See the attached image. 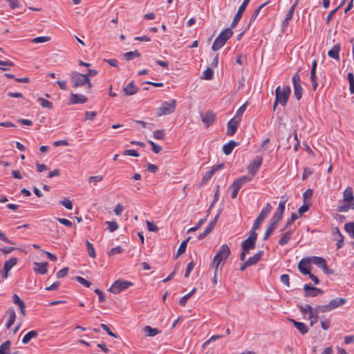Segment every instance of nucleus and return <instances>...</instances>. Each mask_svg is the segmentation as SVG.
Masks as SVG:
<instances>
[{"mask_svg": "<svg viewBox=\"0 0 354 354\" xmlns=\"http://www.w3.org/2000/svg\"><path fill=\"white\" fill-rule=\"evenodd\" d=\"M72 85L74 88L86 86L88 92L90 91L92 84L88 78V75H84L77 71H73L69 74Z\"/></svg>", "mask_w": 354, "mask_h": 354, "instance_id": "obj_1", "label": "nucleus"}, {"mask_svg": "<svg viewBox=\"0 0 354 354\" xmlns=\"http://www.w3.org/2000/svg\"><path fill=\"white\" fill-rule=\"evenodd\" d=\"M232 28H228L223 30L218 36L215 39L212 48L213 50H218L222 48L225 42L232 36L233 32Z\"/></svg>", "mask_w": 354, "mask_h": 354, "instance_id": "obj_2", "label": "nucleus"}, {"mask_svg": "<svg viewBox=\"0 0 354 354\" xmlns=\"http://www.w3.org/2000/svg\"><path fill=\"white\" fill-rule=\"evenodd\" d=\"M290 94V86H277L275 90L276 102H279V104L283 106H286L288 102Z\"/></svg>", "mask_w": 354, "mask_h": 354, "instance_id": "obj_3", "label": "nucleus"}, {"mask_svg": "<svg viewBox=\"0 0 354 354\" xmlns=\"http://www.w3.org/2000/svg\"><path fill=\"white\" fill-rule=\"evenodd\" d=\"M176 107V100L171 99L169 101L164 102L158 109V116L169 115L174 112Z\"/></svg>", "mask_w": 354, "mask_h": 354, "instance_id": "obj_4", "label": "nucleus"}, {"mask_svg": "<svg viewBox=\"0 0 354 354\" xmlns=\"http://www.w3.org/2000/svg\"><path fill=\"white\" fill-rule=\"evenodd\" d=\"M133 286V283L123 279H118L114 281L109 289L113 294H118Z\"/></svg>", "mask_w": 354, "mask_h": 354, "instance_id": "obj_5", "label": "nucleus"}, {"mask_svg": "<svg viewBox=\"0 0 354 354\" xmlns=\"http://www.w3.org/2000/svg\"><path fill=\"white\" fill-rule=\"evenodd\" d=\"M286 200L283 199L279 203L278 207L276 209V212L274 213L272 216L270 218L271 222L274 223L276 225H279V222L281 221L283 218V215L285 211V205H286Z\"/></svg>", "mask_w": 354, "mask_h": 354, "instance_id": "obj_6", "label": "nucleus"}, {"mask_svg": "<svg viewBox=\"0 0 354 354\" xmlns=\"http://www.w3.org/2000/svg\"><path fill=\"white\" fill-rule=\"evenodd\" d=\"M346 303V299L343 298H335L329 301L326 305H323L319 307L320 311L325 313L332 310L339 306L344 305Z\"/></svg>", "mask_w": 354, "mask_h": 354, "instance_id": "obj_7", "label": "nucleus"}, {"mask_svg": "<svg viewBox=\"0 0 354 354\" xmlns=\"http://www.w3.org/2000/svg\"><path fill=\"white\" fill-rule=\"evenodd\" d=\"M294 87V95L297 100H299L303 95V88L301 85V79L299 75L297 73L292 78Z\"/></svg>", "mask_w": 354, "mask_h": 354, "instance_id": "obj_8", "label": "nucleus"}, {"mask_svg": "<svg viewBox=\"0 0 354 354\" xmlns=\"http://www.w3.org/2000/svg\"><path fill=\"white\" fill-rule=\"evenodd\" d=\"M263 159L261 156H256L248 167V173L254 177L261 167Z\"/></svg>", "mask_w": 354, "mask_h": 354, "instance_id": "obj_9", "label": "nucleus"}, {"mask_svg": "<svg viewBox=\"0 0 354 354\" xmlns=\"http://www.w3.org/2000/svg\"><path fill=\"white\" fill-rule=\"evenodd\" d=\"M311 263L316 265L317 267L322 268V270L325 272L326 274H332L333 271L330 270L328 268V266L326 265V261L323 257H313L310 258Z\"/></svg>", "mask_w": 354, "mask_h": 354, "instance_id": "obj_10", "label": "nucleus"}, {"mask_svg": "<svg viewBox=\"0 0 354 354\" xmlns=\"http://www.w3.org/2000/svg\"><path fill=\"white\" fill-rule=\"evenodd\" d=\"M224 167V165L223 163L218 164L216 165H213L209 171L205 172V174L203 175L202 180H201V184H205L208 180H210V178L212 177V176L218 170L221 169Z\"/></svg>", "mask_w": 354, "mask_h": 354, "instance_id": "obj_11", "label": "nucleus"}, {"mask_svg": "<svg viewBox=\"0 0 354 354\" xmlns=\"http://www.w3.org/2000/svg\"><path fill=\"white\" fill-rule=\"evenodd\" d=\"M250 0H243L241 5L239 6L238 11L234 16L233 21L231 24V28H234L237 24L239 23V20L241 19L243 12L245 10L248 4L249 3Z\"/></svg>", "mask_w": 354, "mask_h": 354, "instance_id": "obj_12", "label": "nucleus"}, {"mask_svg": "<svg viewBox=\"0 0 354 354\" xmlns=\"http://www.w3.org/2000/svg\"><path fill=\"white\" fill-rule=\"evenodd\" d=\"M310 258H303L298 264L299 270L303 274L308 275L310 273Z\"/></svg>", "mask_w": 354, "mask_h": 354, "instance_id": "obj_13", "label": "nucleus"}, {"mask_svg": "<svg viewBox=\"0 0 354 354\" xmlns=\"http://www.w3.org/2000/svg\"><path fill=\"white\" fill-rule=\"evenodd\" d=\"M241 122V119L238 117H234L227 123V134L233 136L237 130L238 126Z\"/></svg>", "mask_w": 354, "mask_h": 354, "instance_id": "obj_14", "label": "nucleus"}, {"mask_svg": "<svg viewBox=\"0 0 354 354\" xmlns=\"http://www.w3.org/2000/svg\"><path fill=\"white\" fill-rule=\"evenodd\" d=\"M294 231H295V229H288L285 231H283V232H280L281 233V238L279 239V244L281 245V246H283L285 245H286L288 241L290 240L293 233H294Z\"/></svg>", "mask_w": 354, "mask_h": 354, "instance_id": "obj_15", "label": "nucleus"}, {"mask_svg": "<svg viewBox=\"0 0 354 354\" xmlns=\"http://www.w3.org/2000/svg\"><path fill=\"white\" fill-rule=\"evenodd\" d=\"M343 200L346 203H351L352 209H354V196L351 187H347L343 192Z\"/></svg>", "mask_w": 354, "mask_h": 354, "instance_id": "obj_16", "label": "nucleus"}, {"mask_svg": "<svg viewBox=\"0 0 354 354\" xmlns=\"http://www.w3.org/2000/svg\"><path fill=\"white\" fill-rule=\"evenodd\" d=\"M304 290H305V297H316L323 292L320 288L313 287L309 284H305Z\"/></svg>", "mask_w": 354, "mask_h": 354, "instance_id": "obj_17", "label": "nucleus"}, {"mask_svg": "<svg viewBox=\"0 0 354 354\" xmlns=\"http://www.w3.org/2000/svg\"><path fill=\"white\" fill-rule=\"evenodd\" d=\"M88 101V98L82 94L71 93L69 98V104H84Z\"/></svg>", "mask_w": 354, "mask_h": 354, "instance_id": "obj_18", "label": "nucleus"}, {"mask_svg": "<svg viewBox=\"0 0 354 354\" xmlns=\"http://www.w3.org/2000/svg\"><path fill=\"white\" fill-rule=\"evenodd\" d=\"M230 254V249L227 244H223L218 250V252L216 254V258H220V259L223 260L224 261L227 259L228 256Z\"/></svg>", "mask_w": 354, "mask_h": 354, "instance_id": "obj_19", "label": "nucleus"}, {"mask_svg": "<svg viewBox=\"0 0 354 354\" xmlns=\"http://www.w3.org/2000/svg\"><path fill=\"white\" fill-rule=\"evenodd\" d=\"M201 120L206 127H209L215 120V114L212 111H208L201 115Z\"/></svg>", "mask_w": 354, "mask_h": 354, "instance_id": "obj_20", "label": "nucleus"}, {"mask_svg": "<svg viewBox=\"0 0 354 354\" xmlns=\"http://www.w3.org/2000/svg\"><path fill=\"white\" fill-rule=\"evenodd\" d=\"M341 50V46L339 44H337L333 46V48L328 50V55L330 58H333L337 61H339V52Z\"/></svg>", "mask_w": 354, "mask_h": 354, "instance_id": "obj_21", "label": "nucleus"}, {"mask_svg": "<svg viewBox=\"0 0 354 354\" xmlns=\"http://www.w3.org/2000/svg\"><path fill=\"white\" fill-rule=\"evenodd\" d=\"M34 266H35V267L33 269L35 272L39 273L41 274H44L48 271V263L47 262H44V263L35 262Z\"/></svg>", "mask_w": 354, "mask_h": 354, "instance_id": "obj_22", "label": "nucleus"}, {"mask_svg": "<svg viewBox=\"0 0 354 354\" xmlns=\"http://www.w3.org/2000/svg\"><path fill=\"white\" fill-rule=\"evenodd\" d=\"M13 303L19 307L21 313L23 316L26 315V306L24 301L17 295L12 296Z\"/></svg>", "mask_w": 354, "mask_h": 354, "instance_id": "obj_23", "label": "nucleus"}, {"mask_svg": "<svg viewBox=\"0 0 354 354\" xmlns=\"http://www.w3.org/2000/svg\"><path fill=\"white\" fill-rule=\"evenodd\" d=\"M7 314L8 315V319L6 324V328L9 329L15 322L16 314L15 310L12 308H8L7 310Z\"/></svg>", "mask_w": 354, "mask_h": 354, "instance_id": "obj_24", "label": "nucleus"}, {"mask_svg": "<svg viewBox=\"0 0 354 354\" xmlns=\"http://www.w3.org/2000/svg\"><path fill=\"white\" fill-rule=\"evenodd\" d=\"M295 327L301 333V334H306L308 331V326L303 322H299L295 321V319H290V320Z\"/></svg>", "mask_w": 354, "mask_h": 354, "instance_id": "obj_25", "label": "nucleus"}, {"mask_svg": "<svg viewBox=\"0 0 354 354\" xmlns=\"http://www.w3.org/2000/svg\"><path fill=\"white\" fill-rule=\"evenodd\" d=\"M256 241L249 239H245L241 244L243 250L250 252V250H253L255 248Z\"/></svg>", "mask_w": 354, "mask_h": 354, "instance_id": "obj_26", "label": "nucleus"}, {"mask_svg": "<svg viewBox=\"0 0 354 354\" xmlns=\"http://www.w3.org/2000/svg\"><path fill=\"white\" fill-rule=\"evenodd\" d=\"M138 88L135 86L133 82H129L124 88V92L127 95H131L136 94Z\"/></svg>", "mask_w": 354, "mask_h": 354, "instance_id": "obj_27", "label": "nucleus"}, {"mask_svg": "<svg viewBox=\"0 0 354 354\" xmlns=\"http://www.w3.org/2000/svg\"><path fill=\"white\" fill-rule=\"evenodd\" d=\"M272 209V206L271 205L270 203H268L266 205V206L261 209L258 217L264 221V219L270 214Z\"/></svg>", "mask_w": 354, "mask_h": 354, "instance_id": "obj_28", "label": "nucleus"}, {"mask_svg": "<svg viewBox=\"0 0 354 354\" xmlns=\"http://www.w3.org/2000/svg\"><path fill=\"white\" fill-rule=\"evenodd\" d=\"M263 251L260 250L256 254H254L252 257H249L246 261L248 264L250 266L256 264L261 258L263 255Z\"/></svg>", "mask_w": 354, "mask_h": 354, "instance_id": "obj_29", "label": "nucleus"}, {"mask_svg": "<svg viewBox=\"0 0 354 354\" xmlns=\"http://www.w3.org/2000/svg\"><path fill=\"white\" fill-rule=\"evenodd\" d=\"M236 146V143L234 141L231 140V141L228 142L227 143H226L225 145H224L223 146V153L225 155L230 154Z\"/></svg>", "mask_w": 354, "mask_h": 354, "instance_id": "obj_30", "label": "nucleus"}, {"mask_svg": "<svg viewBox=\"0 0 354 354\" xmlns=\"http://www.w3.org/2000/svg\"><path fill=\"white\" fill-rule=\"evenodd\" d=\"M277 227H278L277 225L270 221V225H268V227H267V229L264 233V235L263 236V241L267 240L270 237V236L272 234V233L274 232V230L275 229H277Z\"/></svg>", "mask_w": 354, "mask_h": 354, "instance_id": "obj_31", "label": "nucleus"}, {"mask_svg": "<svg viewBox=\"0 0 354 354\" xmlns=\"http://www.w3.org/2000/svg\"><path fill=\"white\" fill-rule=\"evenodd\" d=\"M253 178L254 177H252V176L249 174V176H244L237 178L233 183L239 185V187H241L244 184L251 181Z\"/></svg>", "mask_w": 354, "mask_h": 354, "instance_id": "obj_32", "label": "nucleus"}, {"mask_svg": "<svg viewBox=\"0 0 354 354\" xmlns=\"http://www.w3.org/2000/svg\"><path fill=\"white\" fill-rule=\"evenodd\" d=\"M214 227H215L214 222H211L210 223H209V225L207 226V227L205 228L204 232L198 236V239L201 240V239H204L206 236H207L212 231V230L214 228Z\"/></svg>", "mask_w": 354, "mask_h": 354, "instance_id": "obj_33", "label": "nucleus"}, {"mask_svg": "<svg viewBox=\"0 0 354 354\" xmlns=\"http://www.w3.org/2000/svg\"><path fill=\"white\" fill-rule=\"evenodd\" d=\"M143 331L149 337H154L160 333V330L156 328H151V326H146L143 328Z\"/></svg>", "mask_w": 354, "mask_h": 354, "instance_id": "obj_34", "label": "nucleus"}, {"mask_svg": "<svg viewBox=\"0 0 354 354\" xmlns=\"http://www.w3.org/2000/svg\"><path fill=\"white\" fill-rule=\"evenodd\" d=\"M38 335V333L36 330H30L28 333H26L23 339V344H28L32 338L36 337Z\"/></svg>", "mask_w": 354, "mask_h": 354, "instance_id": "obj_35", "label": "nucleus"}, {"mask_svg": "<svg viewBox=\"0 0 354 354\" xmlns=\"http://www.w3.org/2000/svg\"><path fill=\"white\" fill-rule=\"evenodd\" d=\"M296 7L292 6L289 9L288 13L286 14V16L283 21V26H288L290 21L292 19L293 14L295 12Z\"/></svg>", "mask_w": 354, "mask_h": 354, "instance_id": "obj_36", "label": "nucleus"}, {"mask_svg": "<svg viewBox=\"0 0 354 354\" xmlns=\"http://www.w3.org/2000/svg\"><path fill=\"white\" fill-rule=\"evenodd\" d=\"M10 342L6 341L0 346V354H10Z\"/></svg>", "mask_w": 354, "mask_h": 354, "instance_id": "obj_37", "label": "nucleus"}, {"mask_svg": "<svg viewBox=\"0 0 354 354\" xmlns=\"http://www.w3.org/2000/svg\"><path fill=\"white\" fill-rule=\"evenodd\" d=\"M17 258H10L4 263L3 268H5V270H10L17 264Z\"/></svg>", "mask_w": 354, "mask_h": 354, "instance_id": "obj_38", "label": "nucleus"}, {"mask_svg": "<svg viewBox=\"0 0 354 354\" xmlns=\"http://www.w3.org/2000/svg\"><path fill=\"white\" fill-rule=\"evenodd\" d=\"M196 292V288H193L189 292L184 295L179 301L181 306H185L188 299H189Z\"/></svg>", "mask_w": 354, "mask_h": 354, "instance_id": "obj_39", "label": "nucleus"}, {"mask_svg": "<svg viewBox=\"0 0 354 354\" xmlns=\"http://www.w3.org/2000/svg\"><path fill=\"white\" fill-rule=\"evenodd\" d=\"M344 229L349 234V236L352 239H354V222L346 223L344 225Z\"/></svg>", "mask_w": 354, "mask_h": 354, "instance_id": "obj_40", "label": "nucleus"}, {"mask_svg": "<svg viewBox=\"0 0 354 354\" xmlns=\"http://www.w3.org/2000/svg\"><path fill=\"white\" fill-rule=\"evenodd\" d=\"M222 261H224L222 259H220V258H218V257L216 258V255L214 256L213 261L212 262V266H213L214 268L215 275H216L218 270L219 269L220 265Z\"/></svg>", "mask_w": 354, "mask_h": 354, "instance_id": "obj_41", "label": "nucleus"}, {"mask_svg": "<svg viewBox=\"0 0 354 354\" xmlns=\"http://www.w3.org/2000/svg\"><path fill=\"white\" fill-rule=\"evenodd\" d=\"M140 56V54L138 50L129 51L124 55V58L128 61L133 59L134 57H139Z\"/></svg>", "mask_w": 354, "mask_h": 354, "instance_id": "obj_42", "label": "nucleus"}, {"mask_svg": "<svg viewBox=\"0 0 354 354\" xmlns=\"http://www.w3.org/2000/svg\"><path fill=\"white\" fill-rule=\"evenodd\" d=\"M297 218H298L297 215L295 213H292L291 214L290 219H288V221L286 222L284 227L283 229H281L280 230V232H283V231L288 230L289 226L291 225L295 221V220L297 219Z\"/></svg>", "mask_w": 354, "mask_h": 354, "instance_id": "obj_43", "label": "nucleus"}, {"mask_svg": "<svg viewBox=\"0 0 354 354\" xmlns=\"http://www.w3.org/2000/svg\"><path fill=\"white\" fill-rule=\"evenodd\" d=\"M318 318V314L315 310H313L311 313H308V319L311 326L317 322Z\"/></svg>", "mask_w": 354, "mask_h": 354, "instance_id": "obj_44", "label": "nucleus"}, {"mask_svg": "<svg viewBox=\"0 0 354 354\" xmlns=\"http://www.w3.org/2000/svg\"><path fill=\"white\" fill-rule=\"evenodd\" d=\"M86 248H87V252H88V255L91 258H95L96 254H95V248H94L93 244L91 243H90L88 240H86Z\"/></svg>", "mask_w": 354, "mask_h": 354, "instance_id": "obj_45", "label": "nucleus"}, {"mask_svg": "<svg viewBox=\"0 0 354 354\" xmlns=\"http://www.w3.org/2000/svg\"><path fill=\"white\" fill-rule=\"evenodd\" d=\"M348 80L350 93L354 94V74L353 73L350 72L348 73Z\"/></svg>", "mask_w": 354, "mask_h": 354, "instance_id": "obj_46", "label": "nucleus"}, {"mask_svg": "<svg viewBox=\"0 0 354 354\" xmlns=\"http://www.w3.org/2000/svg\"><path fill=\"white\" fill-rule=\"evenodd\" d=\"M214 77V72L213 70L210 68H207L203 73V78L205 80H210Z\"/></svg>", "mask_w": 354, "mask_h": 354, "instance_id": "obj_47", "label": "nucleus"}, {"mask_svg": "<svg viewBox=\"0 0 354 354\" xmlns=\"http://www.w3.org/2000/svg\"><path fill=\"white\" fill-rule=\"evenodd\" d=\"M189 237L187 238L186 240L182 241V243H180L178 249V251H177V256L184 253L185 252V250H186V248H187V242L189 241Z\"/></svg>", "mask_w": 354, "mask_h": 354, "instance_id": "obj_48", "label": "nucleus"}, {"mask_svg": "<svg viewBox=\"0 0 354 354\" xmlns=\"http://www.w3.org/2000/svg\"><path fill=\"white\" fill-rule=\"evenodd\" d=\"M37 100L40 102V104L42 107L52 109L53 103L51 102L45 100L42 97H39Z\"/></svg>", "mask_w": 354, "mask_h": 354, "instance_id": "obj_49", "label": "nucleus"}, {"mask_svg": "<svg viewBox=\"0 0 354 354\" xmlns=\"http://www.w3.org/2000/svg\"><path fill=\"white\" fill-rule=\"evenodd\" d=\"M50 37L41 36V37H37L32 39V42L36 43V44L44 43V42H47V41H50Z\"/></svg>", "mask_w": 354, "mask_h": 354, "instance_id": "obj_50", "label": "nucleus"}, {"mask_svg": "<svg viewBox=\"0 0 354 354\" xmlns=\"http://www.w3.org/2000/svg\"><path fill=\"white\" fill-rule=\"evenodd\" d=\"M165 133L163 129L156 130L153 131V138L156 140H162L165 138Z\"/></svg>", "mask_w": 354, "mask_h": 354, "instance_id": "obj_51", "label": "nucleus"}, {"mask_svg": "<svg viewBox=\"0 0 354 354\" xmlns=\"http://www.w3.org/2000/svg\"><path fill=\"white\" fill-rule=\"evenodd\" d=\"M105 223L111 232H113L118 229V225L115 221H106Z\"/></svg>", "mask_w": 354, "mask_h": 354, "instance_id": "obj_52", "label": "nucleus"}, {"mask_svg": "<svg viewBox=\"0 0 354 354\" xmlns=\"http://www.w3.org/2000/svg\"><path fill=\"white\" fill-rule=\"evenodd\" d=\"M310 82L312 84L313 91H315L318 86V84L317 82L316 73H314V71L313 73H310Z\"/></svg>", "mask_w": 354, "mask_h": 354, "instance_id": "obj_53", "label": "nucleus"}, {"mask_svg": "<svg viewBox=\"0 0 354 354\" xmlns=\"http://www.w3.org/2000/svg\"><path fill=\"white\" fill-rule=\"evenodd\" d=\"M313 310L314 309L309 304L299 306V310L303 314L311 313Z\"/></svg>", "mask_w": 354, "mask_h": 354, "instance_id": "obj_54", "label": "nucleus"}, {"mask_svg": "<svg viewBox=\"0 0 354 354\" xmlns=\"http://www.w3.org/2000/svg\"><path fill=\"white\" fill-rule=\"evenodd\" d=\"M75 279L86 288L90 287V286L91 285V282H89L88 281H87L86 279H85L84 278H83L82 277H79V276L75 277Z\"/></svg>", "mask_w": 354, "mask_h": 354, "instance_id": "obj_55", "label": "nucleus"}, {"mask_svg": "<svg viewBox=\"0 0 354 354\" xmlns=\"http://www.w3.org/2000/svg\"><path fill=\"white\" fill-rule=\"evenodd\" d=\"M350 209H352L351 203H346L343 205H339L337 207V211L339 212H346Z\"/></svg>", "mask_w": 354, "mask_h": 354, "instance_id": "obj_56", "label": "nucleus"}, {"mask_svg": "<svg viewBox=\"0 0 354 354\" xmlns=\"http://www.w3.org/2000/svg\"><path fill=\"white\" fill-rule=\"evenodd\" d=\"M8 3L10 9L14 10L20 6V3L17 0H5Z\"/></svg>", "mask_w": 354, "mask_h": 354, "instance_id": "obj_57", "label": "nucleus"}, {"mask_svg": "<svg viewBox=\"0 0 354 354\" xmlns=\"http://www.w3.org/2000/svg\"><path fill=\"white\" fill-rule=\"evenodd\" d=\"M231 187L233 189L232 194H231V197H232V198H235L237 196L238 192H239V189H241V187H239V185H237L234 183H233L232 184Z\"/></svg>", "mask_w": 354, "mask_h": 354, "instance_id": "obj_58", "label": "nucleus"}, {"mask_svg": "<svg viewBox=\"0 0 354 354\" xmlns=\"http://www.w3.org/2000/svg\"><path fill=\"white\" fill-rule=\"evenodd\" d=\"M149 142L151 146V150L153 153H158L161 151L162 147L160 145H157L153 141H149Z\"/></svg>", "mask_w": 354, "mask_h": 354, "instance_id": "obj_59", "label": "nucleus"}, {"mask_svg": "<svg viewBox=\"0 0 354 354\" xmlns=\"http://www.w3.org/2000/svg\"><path fill=\"white\" fill-rule=\"evenodd\" d=\"M195 266V263H194L193 261H190L187 266V268H186V271H185V277H188L190 274V272L192 271V270L194 269Z\"/></svg>", "mask_w": 354, "mask_h": 354, "instance_id": "obj_60", "label": "nucleus"}, {"mask_svg": "<svg viewBox=\"0 0 354 354\" xmlns=\"http://www.w3.org/2000/svg\"><path fill=\"white\" fill-rule=\"evenodd\" d=\"M310 208V203H304V204L299 208L298 212L301 216L304 212H307Z\"/></svg>", "mask_w": 354, "mask_h": 354, "instance_id": "obj_61", "label": "nucleus"}, {"mask_svg": "<svg viewBox=\"0 0 354 354\" xmlns=\"http://www.w3.org/2000/svg\"><path fill=\"white\" fill-rule=\"evenodd\" d=\"M312 196H313V190L311 189H308L303 194L304 203H307V200L310 199L312 198Z\"/></svg>", "mask_w": 354, "mask_h": 354, "instance_id": "obj_62", "label": "nucleus"}, {"mask_svg": "<svg viewBox=\"0 0 354 354\" xmlns=\"http://www.w3.org/2000/svg\"><path fill=\"white\" fill-rule=\"evenodd\" d=\"M57 220L59 223H60L61 224H62L66 227H71L73 226V223L66 218H57Z\"/></svg>", "mask_w": 354, "mask_h": 354, "instance_id": "obj_63", "label": "nucleus"}, {"mask_svg": "<svg viewBox=\"0 0 354 354\" xmlns=\"http://www.w3.org/2000/svg\"><path fill=\"white\" fill-rule=\"evenodd\" d=\"M60 203L64 206L67 209H73V203L72 202L68 199L65 198L64 200L60 201Z\"/></svg>", "mask_w": 354, "mask_h": 354, "instance_id": "obj_64", "label": "nucleus"}]
</instances>
